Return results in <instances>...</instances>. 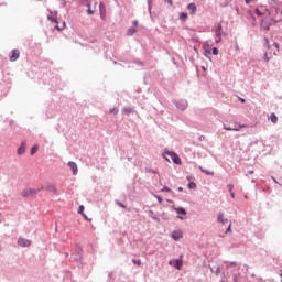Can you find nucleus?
Segmentation results:
<instances>
[{"label":"nucleus","mask_w":282,"mask_h":282,"mask_svg":"<svg viewBox=\"0 0 282 282\" xmlns=\"http://www.w3.org/2000/svg\"><path fill=\"white\" fill-rule=\"evenodd\" d=\"M164 159L167 162H170L172 160L173 163L176 164V165H181L182 164V161H181L180 156L175 152H171V151L165 152Z\"/></svg>","instance_id":"f257e3e1"},{"label":"nucleus","mask_w":282,"mask_h":282,"mask_svg":"<svg viewBox=\"0 0 282 282\" xmlns=\"http://www.w3.org/2000/svg\"><path fill=\"white\" fill-rule=\"evenodd\" d=\"M218 223H220L223 225H228L229 224V226H228V228L226 230V234L231 232V221H229L228 219H224V214L223 213H220L218 215Z\"/></svg>","instance_id":"f03ea898"},{"label":"nucleus","mask_w":282,"mask_h":282,"mask_svg":"<svg viewBox=\"0 0 282 282\" xmlns=\"http://www.w3.org/2000/svg\"><path fill=\"white\" fill-rule=\"evenodd\" d=\"M169 264L177 270H181V268L183 267L182 256L180 259L170 260Z\"/></svg>","instance_id":"7ed1b4c3"},{"label":"nucleus","mask_w":282,"mask_h":282,"mask_svg":"<svg viewBox=\"0 0 282 282\" xmlns=\"http://www.w3.org/2000/svg\"><path fill=\"white\" fill-rule=\"evenodd\" d=\"M174 210L177 213V218L181 220L185 219V216L187 215L186 210L183 207H174Z\"/></svg>","instance_id":"20e7f679"},{"label":"nucleus","mask_w":282,"mask_h":282,"mask_svg":"<svg viewBox=\"0 0 282 282\" xmlns=\"http://www.w3.org/2000/svg\"><path fill=\"white\" fill-rule=\"evenodd\" d=\"M18 245L22 248H29L31 246V240L25 238H19Z\"/></svg>","instance_id":"39448f33"},{"label":"nucleus","mask_w":282,"mask_h":282,"mask_svg":"<svg viewBox=\"0 0 282 282\" xmlns=\"http://www.w3.org/2000/svg\"><path fill=\"white\" fill-rule=\"evenodd\" d=\"M171 237L175 241H180L183 238V232L181 230H175L171 234Z\"/></svg>","instance_id":"423d86ee"},{"label":"nucleus","mask_w":282,"mask_h":282,"mask_svg":"<svg viewBox=\"0 0 282 282\" xmlns=\"http://www.w3.org/2000/svg\"><path fill=\"white\" fill-rule=\"evenodd\" d=\"M245 128H247L246 124H240V126H238V127H236V128H230V127H227L226 124H224V130H226V131L239 132L240 129H245Z\"/></svg>","instance_id":"0eeeda50"},{"label":"nucleus","mask_w":282,"mask_h":282,"mask_svg":"<svg viewBox=\"0 0 282 282\" xmlns=\"http://www.w3.org/2000/svg\"><path fill=\"white\" fill-rule=\"evenodd\" d=\"M215 34L218 37V40H216V42L220 43L221 34H223V25L220 23L218 24V28L216 29Z\"/></svg>","instance_id":"6e6552de"},{"label":"nucleus","mask_w":282,"mask_h":282,"mask_svg":"<svg viewBox=\"0 0 282 282\" xmlns=\"http://www.w3.org/2000/svg\"><path fill=\"white\" fill-rule=\"evenodd\" d=\"M19 56H20L19 50H13L10 55V62L14 63V61H18Z\"/></svg>","instance_id":"1a4fd4ad"},{"label":"nucleus","mask_w":282,"mask_h":282,"mask_svg":"<svg viewBox=\"0 0 282 282\" xmlns=\"http://www.w3.org/2000/svg\"><path fill=\"white\" fill-rule=\"evenodd\" d=\"M68 167L72 170L73 175L76 176L78 173V167L77 164L75 162H68Z\"/></svg>","instance_id":"9d476101"},{"label":"nucleus","mask_w":282,"mask_h":282,"mask_svg":"<svg viewBox=\"0 0 282 282\" xmlns=\"http://www.w3.org/2000/svg\"><path fill=\"white\" fill-rule=\"evenodd\" d=\"M272 22L268 23V19L263 20L262 23H261V28L262 30H267L269 31L270 30V26H271Z\"/></svg>","instance_id":"9b49d317"},{"label":"nucleus","mask_w":282,"mask_h":282,"mask_svg":"<svg viewBox=\"0 0 282 282\" xmlns=\"http://www.w3.org/2000/svg\"><path fill=\"white\" fill-rule=\"evenodd\" d=\"M26 150V142H22L21 147L18 149V154L23 155Z\"/></svg>","instance_id":"f8f14e48"},{"label":"nucleus","mask_w":282,"mask_h":282,"mask_svg":"<svg viewBox=\"0 0 282 282\" xmlns=\"http://www.w3.org/2000/svg\"><path fill=\"white\" fill-rule=\"evenodd\" d=\"M37 192L35 189H28L26 192H23V197H30L36 195Z\"/></svg>","instance_id":"ddd939ff"},{"label":"nucleus","mask_w":282,"mask_h":282,"mask_svg":"<svg viewBox=\"0 0 282 282\" xmlns=\"http://www.w3.org/2000/svg\"><path fill=\"white\" fill-rule=\"evenodd\" d=\"M187 9L191 11V14H195L197 11V7L195 3H189Z\"/></svg>","instance_id":"4468645a"},{"label":"nucleus","mask_w":282,"mask_h":282,"mask_svg":"<svg viewBox=\"0 0 282 282\" xmlns=\"http://www.w3.org/2000/svg\"><path fill=\"white\" fill-rule=\"evenodd\" d=\"M137 29L134 26L130 28L127 32L128 36H133V34H135Z\"/></svg>","instance_id":"2eb2a0df"},{"label":"nucleus","mask_w":282,"mask_h":282,"mask_svg":"<svg viewBox=\"0 0 282 282\" xmlns=\"http://www.w3.org/2000/svg\"><path fill=\"white\" fill-rule=\"evenodd\" d=\"M270 120H271V122H272L273 124H276V122H278V117H276V115H275L274 112L271 113Z\"/></svg>","instance_id":"dca6fc26"},{"label":"nucleus","mask_w":282,"mask_h":282,"mask_svg":"<svg viewBox=\"0 0 282 282\" xmlns=\"http://www.w3.org/2000/svg\"><path fill=\"white\" fill-rule=\"evenodd\" d=\"M187 18H188V14L186 12L180 13V19L181 20L185 21V20H187Z\"/></svg>","instance_id":"f3484780"},{"label":"nucleus","mask_w":282,"mask_h":282,"mask_svg":"<svg viewBox=\"0 0 282 282\" xmlns=\"http://www.w3.org/2000/svg\"><path fill=\"white\" fill-rule=\"evenodd\" d=\"M47 191H48V192H52V193H54V194H57V189H56V187H55L54 185L48 186V187H47Z\"/></svg>","instance_id":"a211bd4d"},{"label":"nucleus","mask_w":282,"mask_h":282,"mask_svg":"<svg viewBox=\"0 0 282 282\" xmlns=\"http://www.w3.org/2000/svg\"><path fill=\"white\" fill-rule=\"evenodd\" d=\"M105 12H106V8L102 3H100V14H101V18L105 17Z\"/></svg>","instance_id":"6ab92c4d"},{"label":"nucleus","mask_w":282,"mask_h":282,"mask_svg":"<svg viewBox=\"0 0 282 282\" xmlns=\"http://www.w3.org/2000/svg\"><path fill=\"white\" fill-rule=\"evenodd\" d=\"M188 188H189V189H194V191H195V189L197 188L196 183H194V182H189V183H188Z\"/></svg>","instance_id":"aec40b11"},{"label":"nucleus","mask_w":282,"mask_h":282,"mask_svg":"<svg viewBox=\"0 0 282 282\" xmlns=\"http://www.w3.org/2000/svg\"><path fill=\"white\" fill-rule=\"evenodd\" d=\"M37 151H39V147H37V145H34V147L31 149V155H34Z\"/></svg>","instance_id":"412c9836"},{"label":"nucleus","mask_w":282,"mask_h":282,"mask_svg":"<svg viewBox=\"0 0 282 282\" xmlns=\"http://www.w3.org/2000/svg\"><path fill=\"white\" fill-rule=\"evenodd\" d=\"M199 169H200V171H202L203 173H205V174H207V175H210V176H214V172L206 171V170H204L202 166H200Z\"/></svg>","instance_id":"4be33fe9"},{"label":"nucleus","mask_w":282,"mask_h":282,"mask_svg":"<svg viewBox=\"0 0 282 282\" xmlns=\"http://www.w3.org/2000/svg\"><path fill=\"white\" fill-rule=\"evenodd\" d=\"M132 262H133L134 265L141 267V260L140 259H138V260L133 259Z\"/></svg>","instance_id":"5701e85b"},{"label":"nucleus","mask_w":282,"mask_h":282,"mask_svg":"<svg viewBox=\"0 0 282 282\" xmlns=\"http://www.w3.org/2000/svg\"><path fill=\"white\" fill-rule=\"evenodd\" d=\"M84 210H85V207L83 205H80L79 208H78V214L83 216Z\"/></svg>","instance_id":"b1692460"},{"label":"nucleus","mask_w":282,"mask_h":282,"mask_svg":"<svg viewBox=\"0 0 282 282\" xmlns=\"http://www.w3.org/2000/svg\"><path fill=\"white\" fill-rule=\"evenodd\" d=\"M218 53H219L218 48L214 47L213 54H214L215 56H217Z\"/></svg>","instance_id":"393cba45"},{"label":"nucleus","mask_w":282,"mask_h":282,"mask_svg":"<svg viewBox=\"0 0 282 282\" xmlns=\"http://www.w3.org/2000/svg\"><path fill=\"white\" fill-rule=\"evenodd\" d=\"M162 192H166V193H171V188H169L167 186H165Z\"/></svg>","instance_id":"a878e982"},{"label":"nucleus","mask_w":282,"mask_h":282,"mask_svg":"<svg viewBox=\"0 0 282 282\" xmlns=\"http://www.w3.org/2000/svg\"><path fill=\"white\" fill-rule=\"evenodd\" d=\"M155 198L159 200V203H160V204H162V203H163V199H162V197H161V196L155 195Z\"/></svg>","instance_id":"bb28decb"},{"label":"nucleus","mask_w":282,"mask_h":282,"mask_svg":"<svg viewBox=\"0 0 282 282\" xmlns=\"http://www.w3.org/2000/svg\"><path fill=\"white\" fill-rule=\"evenodd\" d=\"M234 282H239V275L238 274H235Z\"/></svg>","instance_id":"cd10ccee"},{"label":"nucleus","mask_w":282,"mask_h":282,"mask_svg":"<svg viewBox=\"0 0 282 282\" xmlns=\"http://www.w3.org/2000/svg\"><path fill=\"white\" fill-rule=\"evenodd\" d=\"M138 25H139V22H138L137 20H134V21H133V26H132V28H135V29H137V28H138Z\"/></svg>","instance_id":"c85d7f7f"},{"label":"nucleus","mask_w":282,"mask_h":282,"mask_svg":"<svg viewBox=\"0 0 282 282\" xmlns=\"http://www.w3.org/2000/svg\"><path fill=\"white\" fill-rule=\"evenodd\" d=\"M228 188H229V192L232 193V191H234V185H232V184H229V185H228Z\"/></svg>","instance_id":"c756f323"},{"label":"nucleus","mask_w":282,"mask_h":282,"mask_svg":"<svg viewBox=\"0 0 282 282\" xmlns=\"http://www.w3.org/2000/svg\"><path fill=\"white\" fill-rule=\"evenodd\" d=\"M87 12H88V14H94L95 13V11L91 10L90 8L87 10Z\"/></svg>","instance_id":"7c9ffc66"},{"label":"nucleus","mask_w":282,"mask_h":282,"mask_svg":"<svg viewBox=\"0 0 282 282\" xmlns=\"http://www.w3.org/2000/svg\"><path fill=\"white\" fill-rule=\"evenodd\" d=\"M118 206L123 208V209L126 208V206L122 203H119V202H118Z\"/></svg>","instance_id":"2f4dec72"},{"label":"nucleus","mask_w":282,"mask_h":282,"mask_svg":"<svg viewBox=\"0 0 282 282\" xmlns=\"http://www.w3.org/2000/svg\"><path fill=\"white\" fill-rule=\"evenodd\" d=\"M264 41H265V45H267V47H270L269 40H268V39H265Z\"/></svg>","instance_id":"473e14b6"},{"label":"nucleus","mask_w":282,"mask_h":282,"mask_svg":"<svg viewBox=\"0 0 282 282\" xmlns=\"http://www.w3.org/2000/svg\"><path fill=\"white\" fill-rule=\"evenodd\" d=\"M256 13H257L258 15H262V13H261V11H260L259 9L256 10Z\"/></svg>","instance_id":"72a5a7b5"},{"label":"nucleus","mask_w":282,"mask_h":282,"mask_svg":"<svg viewBox=\"0 0 282 282\" xmlns=\"http://www.w3.org/2000/svg\"><path fill=\"white\" fill-rule=\"evenodd\" d=\"M111 113H118V109L115 108L113 110H111Z\"/></svg>","instance_id":"f704fd0d"},{"label":"nucleus","mask_w":282,"mask_h":282,"mask_svg":"<svg viewBox=\"0 0 282 282\" xmlns=\"http://www.w3.org/2000/svg\"><path fill=\"white\" fill-rule=\"evenodd\" d=\"M230 196H231V198L234 199V198H235V193H234V192H230Z\"/></svg>","instance_id":"c9c22d12"},{"label":"nucleus","mask_w":282,"mask_h":282,"mask_svg":"<svg viewBox=\"0 0 282 282\" xmlns=\"http://www.w3.org/2000/svg\"><path fill=\"white\" fill-rule=\"evenodd\" d=\"M82 216L85 218V220H89L87 215L83 214Z\"/></svg>","instance_id":"e433bc0d"},{"label":"nucleus","mask_w":282,"mask_h":282,"mask_svg":"<svg viewBox=\"0 0 282 282\" xmlns=\"http://www.w3.org/2000/svg\"><path fill=\"white\" fill-rule=\"evenodd\" d=\"M230 265L231 267H237V262H231Z\"/></svg>","instance_id":"4c0bfd02"},{"label":"nucleus","mask_w":282,"mask_h":282,"mask_svg":"<svg viewBox=\"0 0 282 282\" xmlns=\"http://www.w3.org/2000/svg\"><path fill=\"white\" fill-rule=\"evenodd\" d=\"M252 2V0H246V3L247 4H249V3H251Z\"/></svg>","instance_id":"58836bf2"},{"label":"nucleus","mask_w":282,"mask_h":282,"mask_svg":"<svg viewBox=\"0 0 282 282\" xmlns=\"http://www.w3.org/2000/svg\"><path fill=\"white\" fill-rule=\"evenodd\" d=\"M184 189L183 187H178V192L182 193Z\"/></svg>","instance_id":"ea45409f"},{"label":"nucleus","mask_w":282,"mask_h":282,"mask_svg":"<svg viewBox=\"0 0 282 282\" xmlns=\"http://www.w3.org/2000/svg\"><path fill=\"white\" fill-rule=\"evenodd\" d=\"M126 113H130V109H126Z\"/></svg>","instance_id":"a19ab883"},{"label":"nucleus","mask_w":282,"mask_h":282,"mask_svg":"<svg viewBox=\"0 0 282 282\" xmlns=\"http://www.w3.org/2000/svg\"><path fill=\"white\" fill-rule=\"evenodd\" d=\"M250 174L252 175V174H254V172H253V171H250Z\"/></svg>","instance_id":"79ce46f5"},{"label":"nucleus","mask_w":282,"mask_h":282,"mask_svg":"<svg viewBox=\"0 0 282 282\" xmlns=\"http://www.w3.org/2000/svg\"><path fill=\"white\" fill-rule=\"evenodd\" d=\"M280 276L282 278V270L280 271Z\"/></svg>","instance_id":"37998d69"},{"label":"nucleus","mask_w":282,"mask_h":282,"mask_svg":"<svg viewBox=\"0 0 282 282\" xmlns=\"http://www.w3.org/2000/svg\"><path fill=\"white\" fill-rule=\"evenodd\" d=\"M241 102H246V100H245V99H241Z\"/></svg>","instance_id":"c03bdc74"},{"label":"nucleus","mask_w":282,"mask_h":282,"mask_svg":"<svg viewBox=\"0 0 282 282\" xmlns=\"http://www.w3.org/2000/svg\"><path fill=\"white\" fill-rule=\"evenodd\" d=\"M219 272H220V270L218 269V270H217V274H218Z\"/></svg>","instance_id":"a18cd8bd"},{"label":"nucleus","mask_w":282,"mask_h":282,"mask_svg":"<svg viewBox=\"0 0 282 282\" xmlns=\"http://www.w3.org/2000/svg\"><path fill=\"white\" fill-rule=\"evenodd\" d=\"M169 2L172 4V0H169Z\"/></svg>","instance_id":"49530a36"},{"label":"nucleus","mask_w":282,"mask_h":282,"mask_svg":"<svg viewBox=\"0 0 282 282\" xmlns=\"http://www.w3.org/2000/svg\"><path fill=\"white\" fill-rule=\"evenodd\" d=\"M56 30H61L58 26H56Z\"/></svg>","instance_id":"de8ad7c7"},{"label":"nucleus","mask_w":282,"mask_h":282,"mask_svg":"<svg viewBox=\"0 0 282 282\" xmlns=\"http://www.w3.org/2000/svg\"><path fill=\"white\" fill-rule=\"evenodd\" d=\"M182 109H186V106H184Z\"/></svg>","instance_id":"09e8293b"},{"label":"nucleus","mask_w":282,"mask_h":282,"mask_svg":"<svg viewBox=\"0 0 282 282\" xmlns=\"http://www.w3.org/2000/svg\"><path fill=\"white\" fill-rule=\"evenodd\" d=\"M276 47H279V44H275Z\"/></svg>","instance_id":"8fccbe9b"}]
</instances>
